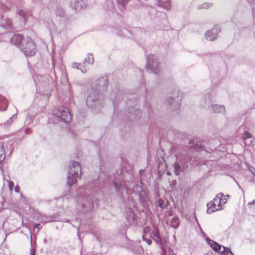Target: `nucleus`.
Listing matches in <instances>:
<instances>
[{
    "mask_svg": "<svg viewBox=\"0 0 255 255\" xmlns=\"http://www.w3.org/2000/svg\"><path fill=\"white\" fill-rule=\"evenodd\" d=\"M71 171L70 174L72 175V179L69 177L68 179V183L70 185L73 184L77 182V177H78V171H81L80 164L78 162L73 161L70 166Z\"/></svg>",
    "mask_w": 255,
    "mask_h": 255,
    "instance_id": "3",
    "label": "nucleus"
},
{
    "mask_svg": "<svg viewBox=\"0 0 255 255\" xmlns=\"http://www.w3.org/2000/svg\"><path fill=\"white\" fill-rule=\"evenodd\" d=\"M8 188L10 191L13 190L14 186V183L11 180L7 181Z\"/></svg>",
    "mask_w": 255,
    "mask_h": 255,
    "instance_id": "12",
    "label": "nucleus"
},
{
    "mask_svg": "<svg viewBox=\"0 0 255 255\" xmlns=\"http://www.w3.org/2000/svg\"><path fill=\"white\" fill-rule=\"evenodd\" d=\"M85 61H87V62L89 64H92L94 62V58L93 55H89L87 58L85 59Z\"/></svg>",
    "mask_w": 255,
    "mask_h": 255,
    "instance_id": "9",
    "label": "nucleus"
},
{
    "mask_svg": "<svg viewBox=\"0 0 255 255\" xmlns=\"http://www.w3.org/2000/svg\"><path fill=\"white\" fill-rule=\"evenodd\" d=\"M214 29H213L211 30H208L205 33V37L208 40H214L217 36V30H215L216 32H214Z\"/></svg>",
    "mask_w": 255,
    "mask_h": 255,
    "instance_id": "8",
    "label": "nucleus"
},
{
    "mask_svg": "<svg viewBox=\"0 0 255 255\" xmlns=\"http://www.w3.org/2000/svg\"><path fill=\"white\" fill-rule=\"evenodd\" d=\"M227 202V198L222 193L218 194L212 201L208 203L207 207H222Z\"/></svg>",
    "mask_w": 255,
    "mask_h": 255,
    "instance_id": "2",
    "label": "nucleus"
},
{
    "mask_svg": "<svg viewBox=\"0 0 255 255\" xmlns=\"http://www.w3.org/2000/svg\"><path fill=\"white\" fill-rule=\"evenodd\" d=\"M14 191L16 193H19L20 192V188L18 186L16 185L14 187Z\"/></svg>",
    "mask_w": 255,
    "mask_h": 255,
    "instance_id": "17",
    "label": "nucleus"
},
{
    "mask_svg": "<svg viewBox=\"0 0 255 255\" xmlns=\"http://www.w3.org/2000/svg\"><path fill=\"white\" fill-rule=\"evenodd\" d=\"M144 235L142 236V239L146 240V237L152 238L156 243L160 242V238L158 235L157 229L154 226H148L144 228Z\"/></svg>",
    "mask_w": 255,
    "mask_h": 255,
    "instance_id": "1",
    "label": "nucleus"
},
{
    "mask_svg": "<svg viewBox=\"0 0 255 255\" xmlns=\"http://www.w3.org/2000/svg\"><path fill=\"white\" fill-rule=\"evenodd\" d=\"M250 204L252 205H255V200H254L253 203H250Z\"/></svg>",
    "mask_w": 255,
    "mask_h": 255,
    "instance_id": "23",
    "label": "nucleus"
},
{
    "mask_svg": "<svg viewBox=\"0 0 255 255\" xmlns=\"http://www.w3.org/2000/svg\"><path fill=\"white\" fill-rule=\"evenodd\" d=\"M223 255H233L231 250L229 248H226L225 251H223V253H221Z\"/></svg>",
    "mask_w": 255,
    "mask_h": 255,
    "instance_id": "11",
    "label": "nucleus"
},
{
    "mask_svg": "<svg viewBox=\"0 0 255 255\" xmlns=\"http://www.w3.org/2000/svg\"><path fill=\"white\" fill-rule=\"evenodd\" d=\"M179 165L178 164H175V168L176 169H177V168H179Z\"/></svg>",
    "mask_w": 255,
    "mask_h": 255,
    "instance_id": "21",
    "label": "nucleus"
},
{
    "mask_svg": "<svg viewBox=\"0 0 255 255\" xmlns=\"http://www.w3.org/2000/svg\"><path fill=\"white\" fill-rule=\"evenodd\" d=\"M208 242L210 246L214 249L216 252H219L221 253H223V251L225 250V247L221 246L220 245L215 243L214 241L208 240Z\"/></svg>",
    "mask_w": 255,
    "mask_h": 255,
    "instance_id": "7",
    "label": "nucleus"
},
{
    "mask_svg": "<svg viewBox=\"0 0 255 255\" xmlns=\"http://www.w3.org/2000/svg\"><path fill=\"white\" fill-rule=\"evenodd\" d=\"M150 238H149V237H146V240H144L145 241H146V242L147 243L148 245H150L152 243V241L150 239Z\"/></svg>",
    "mask_w": 255,
    "mask_h": 255,
    "instance_id": "16",
    "label": "nucleus"
},
{
    "mask_svg": "<svg viewBox=\"0 0 255 255\" xmlns=\"http://www.w3.org/2000/svg\"><path fill=\"white\" fill-rule=\"evenodd\" d=\"M26 40V39H23V36L20 34H15L11 38V42L20 48L22 43H24Z\"/></svg>",
    "mask_w": 255,
    "mask_h": 255,
    "instance_id": "5",
    "label": "nucleus"
},
{
    "mask_svg": "<svg viewBox=\"0 0 255 255\" xmlns=\"http://www.w3.org/2000/svg\"><path fill=\"white\" fill-rule=\"evenodd\" d=\"M172 226H173V228H176V226H175L173 225Z\"/></svg>",
    "mask_w": 255,
    "mask_h": 255,
    "instance_id": "26",
    "label": "nucleus"
},
{
    "mask_svg": "<svg viewBox=\"0 0 255 255\" xmlns=\"http://www.w3.org/2000/svg\"><path fill=\"white\" fill-rule=\"evenodd\" d=\"M20 48L27 56H32L35 54V45L30 38L22 43Z\"/></svg>",
    "mask_w": 255,
    "mask_h": 255,
    "instance_id": "4",
    "label": "nucleus"
},
{
    "mask_svg": "<svg viewBox=\"0 0 255 255\" xmlns=\"http://www.w3.org/2000/svg\"><path fill=\"white\" fill-rule=\"evenodd\" d=\"M60 115H57V116H60V118L66 122H69L71 119V115L67 108H63L60 110Z\"/></svg>",
    "mask_w": 255,
    "mask_h": 255,
    "instance_id": "6",
    "label": "nucleus"
},
{
    "mask_svg": "<svg viewBox=\"0 0 255 255\" xmlns=\"http://www.w3.org/2000/svg\"><path fill=\"white\" fill-rule=\"evenodd\" d=\"M252 137L251 134L248 131H245L243 134V138L246 140V139L250 138Z\"/></svg>",
    "mask_w": 255,
    "mask_h": 255,
    "instance_id": "10",
    "label": "nucleus"
},
{
    "mask_svg": "<svg viewBox=\"0 0 255 255\" xmlns=\"http://www.w3.org/2000/svg\"><path fill=\"white\" fill-rule=\"evenodd\" d=\"M175 222L176 223V225H178L179 224V221H178V219H176V220H175Z\"/></svg>",
    "mask_w": 255,
    "mask_h": 255,
    "instance_id": "22",
    "label": "nucleus"
},
{
    "mask_svg": "<svg viewBox=\"0 0 255 255\" xmlns=\"http://www.w3.org/2000/svg\"><path fill=\"white\" fill-rule=\"evenodd\" d=\"M154 55L152 54L150 55L148 57V64L149 65L151 64L150 60L154 58Z\"/></svg>",
    "mask_w": 255,
    "mask_h": 255,
    "instance_id": "14",
    "label": "nucleus"
},
{
    "mask_svg": "<svg viewBox=\"0 0 255 255\" xmlns=\"http://www.w3.org/2000/svg\"><path fill=\"white\" fill-rule=\"evenodd\" d=\"M192 148H195V149H201V148H202V145L201 144H194L193 146H191Z\"/></svg>",
    "mask_w": 255,
    "mask_h": 255,
    "instance_id": "13",
    "label": "nucleus"
},
{
    "mask_svg": "<svg viewBox=\"0 0 255 255\" xmlns=\"http://www.w3.org/2000/svg\"><path fill=\"white\" fill-rule=\"evenodd\" d=\"M90 100V97H88L87 99V104L88 105V103H89V100Z\"/></svg>",
    "mask_w": 255,
    "mask_h": 255,
    "instance_id": "24",
    "label": "nucleus"
},
{
    "mask_svg": "<svg viewBox=\"0 0 255 255\" xmlns=\"http://www.w3.org/2000/svg\"><path fill=\"white\" fill-rule=\"evenodd\" d=\"M216 211H218V210H213V208H207L206 212L208 214H211V213L214 212Z\"/></svg>",
    "mask_w": 255,
    "mask_h": 255,
    "instance_id": "15",
    "label": "nucleus"
},
{
    "mask_svg": "<svg viewBox=\"0 0 255 255\" xmlns=\"http://www.w3.org/2000/svg\"><path fill=\"white\" fill-rule=\"evenodd\" d=\"M219 108L221 110V111H225V108H224V107L222 106H220L219 107H218V106H216V107L214 108V109H215V111H216V108Z\"/></svg>",
    "mask_w": 255,
    "mask_h": 255,
    "instance_id": "18",
    "label": "nucleus"
},
{
    "mask_svg": "<svg viewBox=\"0 0 255 255\" xmlns=\"http://www.w3.org/2000/svg\"><path fill=\"white\" fill-rule=\"evenodd\" d=\"M32 255H35V252L34 251L33 252Z\"/></svg>",
    "mask_w": 255,
    "mask_h": 255,
    "instance_id": "25",
    "label": "nucleus"
},
{
    "mask_svg": "<svg viewBox=\"0 0 255 255\" xmlns=\"http://www.w3.org/2000/svg\"><path fill=\"white\" fill-rule=\"evenodd\" d=\"M40 225L39 224H36L34 226V228L38 229L39 228Z\"/></svg>",
    "mask_w": 255,
    "mask_h": 255,
    "instance_id": "20",
    "label": "nucleus"
},
{
    "mask_svg": "<svg viewBox=\"0 0 255 255\" xmlns=\"http://www.w3.org/2000/svg\"><path fill=\"white\" fill-rule=\"evenodd\" d=\"M164 201L162 200H159L158 201V204L160 205V207H161L162 205L163 204Z\"/></svg>",
    "mask_w": 255,
    "mask_h": 255,
    "instance_id": "19",
    "label": "nucleus"
}]
</instances>
